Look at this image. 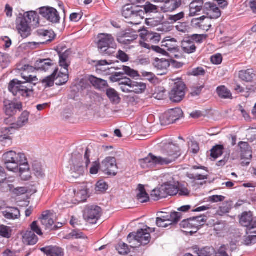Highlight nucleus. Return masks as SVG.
<instances>
[{
  "instance_id": "obj_32",
  "label": "nucleus",
  "mask_w": 256,
  "mask_h": 256,
  "mask_svg": "<svg viewBox=\"0 0 256 256\" xmlns=\"http://www.w3.org/2000/svg\"><path fill=\"white\" fill-rule=\"evenodd\" d=\"M136 198L140 202L142 203L146 202L150 200L149 196L146 192L143 185L138 184Z\"/></svg>"
},
{
  "instance_id": "obj_37",
  "label": "nucleus",
  "mask_w": 256,
  "mask_h": 256,
  "mask_svg": "<svg viewBox=\"0 0 256 256\" xmlns=\"http://www.w3.org/2000/svg\"><path fill=\"white\" fill-rule=\"evenodd\" d=\"M110 64V62L106 60L98 61L96 65V71L104 72L106 74H110V72H107V70L110 71L112 69V68L108 66Z\"/></svg>"
},
{
  "instance_id": "obj_26",
  "label": "nucleus",
  "mask_w": 256,
  "mask_h": 256,
  "mask_svg": "<svg viewBox=\"0 0 256 256\" xmlns=\"http://www.w3.org/2000/svg\"><path fill=\"white\" fill-rule=\"evenodd\" d=\"M204 6L202 0H194L190 4V16H194L200 12Z\"/></svg>"
},
{
  "instance_id": "obj_40",
  "label": "nucleus",
  "mask_w": 256,
  "mask_h": 256,
  "mask_svg": "<svg viewBox=\"0 0 256 256\" xmlns=\"http://www.w3.org/2000/svg\"><path fill=\"white\" fill-rule=\"evenodd\" d=\"M255 76L253 70H241L239 73L240 78L246 82H251Z\"/></svg>"
},
{
  "instance_id": "obj_57",
  "label": "nucleus",
  "mask_w": 256,
  "mask_h": 256,
  "mask_svg": "<svg viewBox=\"0 0 256 256\" xmlns=\"http://www.w3.org/2000/svg\"><path fill=\"white\" fill-rule=\"evenodd\" d=\"M184 16V12H182L178 14L174 15H170L168 20L170 23H174L182 18Z\"/></svg>"
},
{
  "instance_id": "obj_64",
  "label": "nucleus",
  "mask_w": 256,
  "mask_h": 256,
  "mask_svg": "<svg viewBox=\"0 0 256 256\" xmlns=\"http://www.w3.org/2000/svg\"><path fill=\"white\" fill-rule=\"evenodd\" d=\"M0 142H3L4 146H10L12 143L10 136L6 134L0 136Z\"/></svg>"
},
{
  "instance_id": "obj_46",
  "label": "nucleus",
  "mask_w": 256,
  "mask_h": 256,
  "mask_svg": "<svg viewBox=\"0 0 256 256\" xmlns=\"http://www.w3.org/2000/svg\"><path fill=\"white\" fill-rule=\"evenodd\" d=\"M224 146L222 145H216L211 150L210 156L214 160L220 156L223 152Z\"/></svg>"
},
{
  "instance_id": "obj_5",
  "label": "nucleus",
  "mask_w": 256,
  "mask_h": 256,
  "mask_svg": "<svg viewBox=\"0 0 256 256\" xmlns=\"http://www.w3.org/2000/svg\"><path fill=\"white\" fill-rule=\"evenodd\" d=\"M122 15L126 18L130 19L128 23L138 24L144 18V12L142 8L127 4L122 8Z\"/></svg>"
},
{
  "instance_id": "obj_24",
  "label": "nucleus",
  "mask_w": 256,
  "mask_h": 256,
  "mask_svg": "<svg viewBox=\"0 0 256 256\" xmlns=\"http://www.w3.org/2000/svg\"><path fill=\"white\" fill-rule=\"evenodd\" d=\"M192 224V230L191 233L196 232L202 226L206 220V216H198L191 218Z\"/></svg>"
},
{
  "instance_id": "obj_9",
  "label": "nucleus",
  "mask_w": 256,
  "mask_h": 256,
  "mask_svg": "<svg viewBox=\"0 0 256 256\" xmlns=\"http://www.w3.org/2000/svg\"><path fill=\"white\" fill-rule=\"evenodd\" d=\"M101 213L100 207L96 206H88L84 210V218L87 222L94 224L100 218Z\"/></svg>"
},
{
  "instance_id": "obj_41",
  "label": "nucleus",
  "mask_w": 256,
  "mask_h": 256,
  "mask_svg": "<svg viewBox=\"0 0 256 256\" xmlns=\"http://www.w3.org/2000/svg\"><path fill=\"white\" fill-rule=\"evenodd\" d=\"M106 95L110 101L114 104H118L120 101V98L118 93L112 88H109L106 90Z\"/></svg>"
},
{
  "instance_id": "obj_49",
  "label": "nucleus",
  "mask_w": 256,
  "mask_h": 256,
  "mask_svg": "<svg viewBox=\"0 0 256 256\" xmlns=\"http://www.w3.org/2000/svg\"><path fill=\"white\" fill-rule=\"evenodd\" d=\"M214 253V250L212 247H205L197 251L198 256H212Z\"/></svg>"
},
{
  "instance_id": "obj_51",
  "label": "nucleus",
  "mask_w": 256,
  "mask_h": 256,
  "mask_svg": "<svg viewBox=\"0 0 256 256\" xmlns=\"http://www.w3.org/2000/svg\"><path fill=\"white\" fill-rule=\"evenodd\" d=\"M231 208L232 206L230 202H224L217 211V214H218L222 216L224 214L228 213L231 210Z\"/></svg>"
},
{
  "instance_id": "obj_35",
  "label": "nucleus",
  "mask_w": 256,
  "mask_h": 256,
  "mask_svg": "<svg viewBox=\"0 0 256 256\" xmlns=\"http://www.w3.org/2000/svg\"><path fill=\"white\" fill-rule=\"evenodd\" d=\"M30 113L28 111H24L18 117L16 122L14 124V128H19L26 126L28 122Z\"/></svg>"
},
{
  "instance_id": "obj_25",
  "label": "nucleus",
  "mask_w": 256,
  "mask_h": 256,
  "mask_svg": "<svg viewBox=\"0 0 256 256\" xmlns=\"http://www.w3.org/2000/svg\"><path fill=\"white\" fill-rule=\"evenodd\" d=\"M22 110V104L21 102H9L5 105V112L7 116H12L16 114L17 112Z\"/></svg>"
},
{
  "instance_id": "obj_2",
  "label": "nucleus",
  "mask_w": 256,
  "mask_h": 256,
  "mask_svg": "<svg viewBox=\"0 0 256 256\" xmlns=\"http://www.w3.org/2000/svg\"><path fill=\"white\" fill-rule=\"evenodd\" d=\"M23 75V74H22ZM24 82L16 79L11 80L9 84L8 90L14 96H22L24 97L28 96L32 92L33 82L38 80L36 76L31 75L22 76Z\"/></svg>"
},
{
  "instance_id": "obj_44",
  "label": "nucleus",
  "mask_w": 256,
  "mask_h": 256,
  "mask_svg": "<svg viewBox=\"0 0 256 256\" xmlns=\"http://www.w3.org/2000/svg\"><path fill=\"white\" fill-rule=\"evenodd\" d=\"M181 218V214L178 212H173L168 214L166 223L170 226L177 224Z\"/></svg>"
},
{
  "instance_id": "obj_14",
  "label": "nucleus",
  "mask_w": 256,
  "mask_h": 256,
  "mask_svg": "<svg viewBox=\"0 0 256 256\" xmlns=\"http://www.w3.org/2000/svg\"><path fill=\"white\" fill-rule=\"evenodd\" d=\"M238 146L240 150L242 159L244 160L242 164L243 165L248 166L250 164L252 158L251 148L246 142H240L238 144Z\"/></svg>"
},
{
  "instance_id": "obj_21",
  "label": "nucleus",
  "mask_w": 256,
  "mask_h": 256,
  "mask_svg": "<svg viewBox=\"0 0 256 256\" xmlns=\"http://www.w3.org/2000/svg\"><path fill=\"white\" fill-rule=\"evenodd\" d=\"M73 164L70 168V176L74 178H78L84 174V168L76 160H72Z\"/></svg>"
},
{
  "instance_id": "obj_10",
  "label": "nucleus",
  "mask_w": 256,
  "mask_h": 256,
  "mask_svg": "<svg viewBox=\"0 0 256 256\" xmlns=\"http://www.w3.org/2000/svg\"><path fill=\"white\" fill-rule=\"evenodd\" d=\"M118 170L116 159L114 157H106L101 162V170L108 175L116 176Z\"/></svg>"
},
{
  "instance_id": "obj_8",
  "label": "nucleus",
  "mask_w": 256,
  "mask_h": 256,
  "mask_svg": "<svg viewBox=\"0 0 256 256\" xmlns=\"http://www.w3.org/2000/svg\"><path fill=\"white\" fill-rule=\"evenodd\" d=\"M240 224L247 228L248 234H256V218H254L251 212H244L240 218Z\"/></svg>"
},
{
  "instance_id": "obj_16",
  "label": "nucleus",
  "mask_w": 256,
  "mask_h": 256,
  "mask_svg": "<svg viewBox=\"0 0 256 256\" xmlns=\"http://www.w3.org/2000/svg\"><path fill=\"white\" fill-rule=\"evenodd\" d=\"M156 2H164L162 10L164 12H172L182 5V0H154Z\"/></svg>"
},
{
  "instance_id": "obj_20",
  "label": "nucleus",
  "mask_w": 256,
  "mask_h": 256,
  "mask_svg": "<svg viewBox=\"0 0 256 256\" xmlns=\"http://www.w3.org/2000/svg\"><path fill=\"white\" fill-rule=\"evenodd\" d=\"M19 17L31 26L36 25L38 23V16L34 11L25 12L23 14H20Z\"/></svg>"
},
{
  "instance_id": "obj_17",
  "label": "nucleus",
  "mask_w": 256,
  "mask_h": 256,
  "mask_svg": "<svg viewBox=\"0 0 256 256\" xmlns=\"http://www.w3.org/2000/svg\"><path fill=\"white\" fill-rule=\"evenodd\" d=\"M40 219L42 226L46 230H55L58 228L57 226H54V220L50 212H44Z\"/></svg>"
},
{
  "instance_id": "obj_48",
  "label": "nucleus",
  "mask_w": 256,
  "mask_h": 256,
  "mask_svg": "<svg viewBox=\"0 0 256 256\" xmlns=\"http://www.w3.org/2000/svg\"><path fill=\"white\" fill-rule=\"evenodd\" d=\"M32 170L37 177H42L44 176V170L40 163L34 162L32 164Z\"/></svg>"
},
{
  "instance_id": "obj_7",
  "label": "nucleus",
  "mask_w": 256,
  "mask_h": 256,
  "mask_svg": "<svg viewBox=\"0 0 256 256\" xmlns=\"http://www.w3.org/2000/svg\"><path fill=\"white\" fill-rule=\"evenodd\" d=\"M182 114L183 112L180 108L170 109L160 116L161 124L166 126L173 124L182 117Z\"/></svg>"
},
{
  "instance_id": "obj_42",
  "label": "nucleus",
  "mask_w": 256,
  "mask_h": 256,
  "mask_svg": "<svg viewBox=\"0 0 256 256\" xmlns=\"http://www.w3.org/2000/svg\"><path fill=\"white\" fill-rule=\"evenodd\" d=\"M216 91L218 96L222 98H232V94L230 91L225 86H218L216 89Z\"/></svg>"
},
{
  "instance_id": "obj_4",
  "label": "nucleus",
  "mask_w": 256,
  "mask_h": 256,
  "mask_svg": "<svg viewBox=\"0 0 256 256\" xmlns=\"http://www.w3.org/2000/svg\"><path fill=\"white\" fill-rule=\"evenodd\" d=\"M2 160L8 170L16 172L19 166L26 160V158L22 153L10 151L3 154Z\"/></svg>"
},
{
  "instance_id": "obj_13",
  "label": "nucleus",
  "mask_w": 256,
  "mask_h": 256,
  "mask_svg": "<svg viewBox=\"0 0 256 256\" xmlns=\"http://www.w3.org/2000/svg\"><path fill=\"white\" fill-rule=\"evenodd\" d=\"M122 70L123 71L121 72H115L114 73L112 72V74L110 77V81L113 82H120L122 78L124 77V74H126L134 78L138 76V72L131 68L129 66H123Z\"/></svg>"
},
{
  "instance_id": "obj_47",
  "label": "nucleus",
  "mask_w": 256,
  "mask_h": 256,
  "mask_svg": "<svg viewBox=\"0 0 256 256\" xmlns=\"http://www.w3.org/2000/svg\"><path fill=\"white\" fill-rule=\"evenodd\" d=\"M12 230L10 227L4 224L0 225V236L9 238L12 236Z\"/></svg>"
},
{
  "instance_id": "obj_43",
  "label": "nucleus",
  "mask_w": 256,
  "mask_h": 256,
  "mask_svg": "<svg viewBox=\"0 0 256 256\" xmlns=\"http://www.w3.org/2000/svg\"><path fill=\"white\" fill-rule=\"evenodd\" d=\"M3 216L7 219H16L20 216V210L16 208H12L9 211L2 212Z\"/></svg>"
},
{
  "instance_id": "obj_34",
  "label": "nucleus",
  "mask_w": 256,
  "mask_h": 256,
  "mask_svg": "<svg viewBox=\"0 0 256 256\" xmlns=\"http://www.w3.org/2000/svg\"><path fill=\"white\" fill-rule=\"evenodd\" d=\"M89 80L92 86L96 89L102 90L108 86V83L106 80L98 78L94 76H90Z\"/></svg>"
},
{
  "instance_id": "obj_6",
  "label": "nucleus",
  "mask_w": 256,
  "mask_h": 256,
  "mask_svg": "<svg viewBox=\"0 0 256 256\" xmlns=\"http://www.w3.org/2000/svg\"><path fill=\"white\" fill-rule=\"evenodd\" d=\"M98 38V46L101 54L111 56L115 52L116 44L112 35L102 34Z\"/></svg>"
},
{
  "instance_id": "obj_15",
  "label": "nucleus",
  "mask_w": 256,
  "mask_h": 256,
  "mask_svg": "<svg viewBox=\"0 0 256 256\" xmlns=\"http://www.w3.org/2000/svg\"><path fill=\"white\" fill-rule=\"evenodd\" d=\"M32 26L20 18L16 20V28L22 38H26L31 34Z\"/></svg>"
},
{
  "instance_id": "obj_30",
  "label": "nucleus",
  "mask_w": 256,
  "mask_h": 256,
  "mask_svg": "<svg viewBox=\"0 0 256 256\" xmlns=\"http://www.w3.org/2000/svg\"><path fill=\"white\" fill-rule=\"evenodd\" d=\"M212 19L208 16H202L196 20L198 21L196 24L198 25L204 30H208L212 26Z\"/></svg>"
},
{
  "instance_id": "obj_58",
  "label": "nucleus",
  "mask_w": 256,
  "mask_h": 256,
  "mask_svg": "<svg viewBox=\"0 0 256 256\" xmlns=\"http://www.w3.org/2000/svg\"><path fill=\"white\" fill-rule=\"evenodd\" d=\"M10 62V58L8 54H0V64L2 68H6Z\"/></svg>"
},
{
  "instance_id": "obj_45",
  "label": "nucleus",
  "mask_w": 256,
  "mask_h": 256,
  "mask_svg": "<svg viewBox=\"0 0 256 256\" xmlns=\"http://www.w3.org/2000/svg\"><path fill=\"white\" fill-rule=\"evenodd\" d=\"M164 188H166V192L168 196H174L178 193V186L169 182L164 184Z\"/></svg>"
},
{
  "instance_id": "obj_33",
  "label": "nucleus",
  "mask_w": 256,
  "mask_h": 256,
  "mask_svg": "<svg viewBox=\"0 0 256 256\" xmlns=\"http://www.w3.org/2000/svg\"><path fill=\"white\" fill-rule=\"evenodd\" d=\"M38 241V236L32 231H27L23 236V242L28 245H34Z\"/></svg>"
},
{
  "instance_id": "obj_53",
  "label": "nucleus",
  "mask_w": 256,
  "mask_h": 256,
  "mask_svg": "<svg viewBox=\"0 0 256 256\" xmlns=\"http://www.w3.org/2000/svg\"><path fill=\"white\" fill-rule=\"evenodd\" d=\"M143 8L144 14L156 13L158 12L157 6L150 2H146V4L144 6Z\"/></svg>"
},
{
  "instance_id": "obj_38",
  "label": "nucleus",
  "mask_w": 256,
  "mask_h": 256,
  "mask_svg": "<svg viewBox=\"0 0 256 256\" xmlns=\"http://www.w3.org/2000/svg\"><path fill=\"white\" fill-rule=\"evenodd\" d=\"M146 88V84L142 82H132L130 86L132 92L136 94H142L144 92Z\"/></svg>"
},
{
  "instance_id": "obj_52",
  "label": "nucleus",
  "mask_w": 256,
  "mask_h": 256,
  "mask_svg": "<svg viewBox=\"0 0 256 256\" xmlns=\"http://www.w3.org/2000/svg\"><path fill=\"white\" fill-rule=\"evenodd\" d=\"M207 38V35L206 34H194L192 35L190 37V40L196 42L198 44H202L205 40Z\"/></svg>"
},
{
  "instance_id": "obj_62",
  "label": "nucleus",
  "mask_w": 256,
  "mask_h": 256,
  "mask_svg": "<svg viewBox=\"0 0 256 256\" xmlns=\"http://www.w3.org/2000/svg\"><path fill=\"white\" fill-rule=\"evenodd\" d=\"M228 245H223L220 248L216 254L218 256H229L228 253Z\"/></svg>"
},
{
  "instance_id": "obj_19",
  "label": "nucleus",
  "mask_w": 256,
  "mask_h": 256,
  "mask_svg": "<svg viewBox=\"0 0 256 256\" xmlns=\"http://www.w3.org/2000/svg\"><path fill=\"white\" fill-rule=\"evenodd\" d=\"M54 66L52 60L50 58L38 60L34 64V68L37 70L47 72Z\"/></svg>"
},
{
  "instance_id": "obj_28",
  "label": "nucleus",
  "mask_w": 256,
  "mask_h": 256,
  "mask_svg": "<svg viewBox=\"0 0 256 256\" xmlns=\"http://www.w3.org/2000/svg\"><path fill=\"white\" fill-rule=\"evenodd\" d=\"M204 7L206 8H209L208 16H210L211 18L216 19L221 16L220 9L214 4L207 2L205 4Z\"/></svg>"
},
{
  "instance_id": "obj_60",
  "label": "nucleus",
  "mask_w": 256,
  "mask_h": 256,
  "mask_svg": "<svg viewBox=\"0 0 256 256\" xmlns=\"http://www.w3.org/2000/svg\"><path fill=\"white\" fill-rule=\"evenodd\" d=\"M99 170H101V164H100L98 161L93 162L90 168V173L92 174H98Z\"/></svg>"
},
{
  "instance_id": "obj_11",
  "label": "nucleus",
  "mask_w": 256,
  "mask_h": 256,
  "mask_svg": "<svg viewBox=\"0 0 256 256\" xmlns=\"http://www.w3.org/2000/svg\"><path fill=\"white\" fill-rule=\"evenodd\" d=\"M186 85L181 81L174 84V86L170 92V100L174 102H180L184 98L186 94Z\"/></svg>"
},
{
  "instance_id": "obj_3",
  "label": "nucleus",
  "mask_w": 256,
  "mask_h": 256,
  "mask_svg": "<svg viewBox=\"0 0 256 256\" xmlns=\"http://www.w3.org/2000/svg\"><path fill=\"white\" fill-rule=\"evenodd\" d=\"M155 228L146 226L144 229L138 230L136 232L130 233L128 236V241L132 248H137L141 245H146L150 242V232H154Z\"/></svg>"
},
{
  "instance_id": "obj_36",
  "label": "nucleus",
  "mask_w": 256,
  "mask_h": 256,
  "mask_svg": "<svg viewBox=\"0 0 256 256\" xmlns=\"http://www.w3.org/2000/svg\"><path fill=\"white\" fill-rule=\"evenodd\" d=\"M68 70H62V72H59L58 74H57L55 76L56 84L58 86L64 84L68 82Z\"/></svg>"
},
{
  "instance_id": "obj_61",
  "label": "nucleus",
  "mask_w": 256,
  "mask_h": 256,
  "mask_svg": "<svg viewBox=\"0 0 256 256\" xmlns=\"http://www.w3.org/2000/svg\"><path fill=\"white\" fill-rule=\"evenodd\" d=\"M205 74V70L202 67L194 68L190 72V74L194 76H204Z\"/></svg>"
},
{
  "instance_id": "obj_29",
  "label": "nucleus",
  "mask_w": 256,
  "mask_h": 256,
  "mask_svg": "<svg viewBox=\"0 0 256 256\" xmlns=\"http://www.w3.org/2000/svg\"><path fill=\"white\" fill-rule=\"evenodd\" d=\"M181 47L182 52L187 54L194 53L196 50V46L194 43L190 39L182 40Z\"/></svg>"
},
{
  "instance_id": "obj_50",
  "label": "nucleus",
  "mask_w": 256,
  "mask_h": 256,
  "mask_svg": "<svg viewBox=\"0 0 256 256\" xmlns=\"http://www.w3.org/2000/svg\"><path fill=\"white\" fill-rule=\"evenodd\" d=\"M116 250L120 254H127L130 252V249L127 244L120 242L116 246Z\"/></svg>"
},
{
  "instance_id": "obj_39",
  "label": "nucleus",
  "mask_w": 256,
  "mask_h": 256,
  "mask_svg": "<svg viewBox=\"0 0 256 256\" xmlns=\"http://www.w3.org/2000/svg\"><path fill=\"white\" fill-rule=\"evenodd\" d=\"M58 72V69H55L53 73L49 76H46L42 80V85L45 88L51 87L54 86L55 80V76Z\"/></svg>"
},
{
  "instance_id": "obj_63",
  "label": "nucleus",
  "mask_w": 256,
  "mask_h": 256,
  "mask_svg": "<svg viewBox=\"0 0 256 256\" xmlns=\"http://www.w3.org/2000/svg\"><path fill=\"white\" fill-rule=\"evenodd\" d=\"M116 57L122 62H126L129 60V57L124 52L119 50Z\"/></svg>"
},
{
  "instance_id": "obj_31",
  "label": "nucleus",
  "mask_w": 256,
  "mask_h": 256,
  "mask_svg": "<svg viewBox=\"0 0 256 256\" xmlns=\"http://www.w3.org/2000/svg\"><path fill=\"white\" fill-rule=\"evenodd\" d=\"M136 38V35L132 34L131 32H126L122 34L118 38V40L120 43L124 44H130Z\"/></svg>"
},
{
  "instance_id": "obj_18",
  "label": "nucleus",
  "mask_w": 256,
  "mask_h": 256,
  "mask_svg": "<svg viewBox=\"0 0 256 256\" xmlns=\"http://www.w3.org/2000/svg\"><path fill=\"white\" fill-rule=\"evenodd\" d=\"M140 36L146 42L155 44L158 43L161 40V36L160 34L148 30H143L140 34Z\"/></svg>"
},
{
  "instance_id": "obj_55",
  "label": "nucleus",
  "mask_w": 256,
  "mask_h": 256,
  "mask_svg": "<svg viewBox=\"0 0 256 256\" xmlns=\"http://www.w3.org/2000/svg\"><path fill=\"white\" fill-rule=\"evenodd\" d=\"M36 36L42 37V38L44 36H49L50 38L53 37V31L52 30H45L44 29H38L36 30L34 32Z\"/></svg>"
},
{
  "instance_id": "obj_27",
  "label": "nucleus",
  "mask_w": 256,
  "mask_h": 256,
  "mask_svg": "<svg viewBox=\"0 0 256 256\" xmlns=\"http://www.w3.org/2000/svg\"><path fill=\"white\" fill-rule=\"evenodd\" d=\"M172 42H176V40L174 38L167 37L162 42V46L166 50V51H169L172 52H177L178 50V46L176 45H172L171 44Z\"/></svg>"
},
{
  "instance_id": "obj_1",
  "label": "nucleus",
  "mask_w": 256,
  "mask_h": 256,
  "mask_svg": "<svg viewBox=\"0 0 256 256\" xmlns=\"http://www.w3.org/2000/svg\"><path fill=\"white\" fill-rule=\"evenodd\" d=\"M164 156H156L152 154L139 160L142 168H152L156 164H168L175 161L180 156V149L178 146L168 144L166 145L164 152Z\"/></svg>"
},
{
  "instance_id": "obj_59",
  "label": "nucleus",
  "mask_w": 256,
  "mask_h": 256,
  "mask_svg": "<svg viewBox=\"0 0 256 256\" xmlns=\"http://www.w3.org/2000/svg\"><path fill=\"white\" fill-rule=\"evenodd\" d=\"M108 188V184L103 180H100L96 184V192H103L106 191Z\"/></svg>"
},
{
  "instance_id": "obj_12",
  "label": "nucleus",
  "mask_w": 256,
  "mask_h": 256,
  "mask_svg": "<svg viewBox=\"0 0 256 256\" xmlns=\"http://www.w3.org/2000/svg\"><path fill=\"white\" fill-rule=\"evenodd\" d=\"M40 14L48 21L53 24H56L60 22V17L58 12L53 8H41L40 9Z\"/></svg>"
},
{
  "instance_id": "obj_22",
  "label": "nucleus",
  "mask_w": 256,
  "mask_h": 256,
  "mask_svg": "<svg viewBox=\"0 0 256 256\" xmlns=\"http://www.w3.org/2000/svg\"><path fill=\"white\" fill-rule=\"evenodd\" d=\"M154 67L158 72V75L162 76L166 74L168 68L170 66L169 62L165 59H158L154 62Z\"/></svg>"
},
{
  "instance_id": "obj_23",
  "label": "nucleus",
  "mask_w": 256,
  "mask_h": 256,
  "mask_svg": "<svg viewBox=\"0 0 256 256\" xmlns=\"http://www.w3.org/2000/svg\"><path fill=\"white\" fill-rule=\"evenodd\" d=\"M40 250L48 256H63L62 250L56 246H48L40 248Z\"/></svg>"
},
{
  "instance_id": "obj_56",
  "label": "nucleus",
  "mask_w": 256,
  "mask_h": 256,
  "mask_svg": "<svg viewBox=\"0 0 256 256\" xmlns=\"http://www.w3.org/2000/svg\"><path fill=\"white\" fill-rule=\"evenodd\" d=\"M247 236H245L244 240V244L246 245H250L252 244L255 243L256 241V234H248L246 232Z\"/></svg>"
},
{
  "instance_id": "obj_54",
  "label": "nucleus",
  "mask_w": 256,
  "mask_h": 256,
  "mask_svg": "<svg viewBox=\"0 0 256 256\" xmlns=\"http://www.w3.org/2000/svg\"><path fill=\"white\" fill-rule=\"evenodd\" d=\"M76 198L78 202H85L88 198L87 191L85 190H80L76 194Z\"/></svg>"
}]
</instances>
